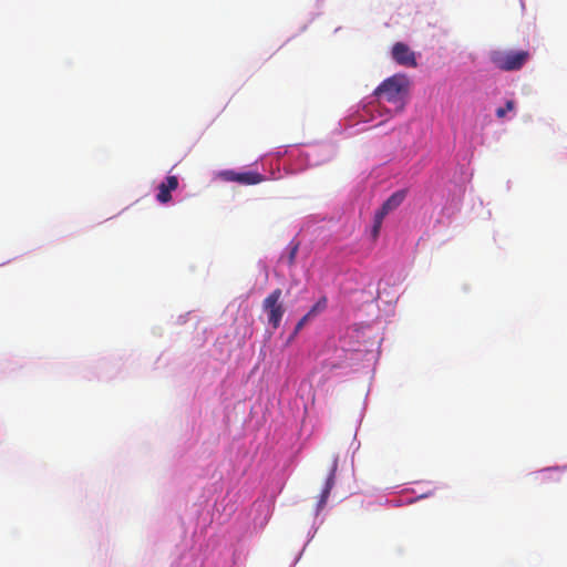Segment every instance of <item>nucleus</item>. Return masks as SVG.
<instances>
[{
	"label": "nucleus",
	"mask_w": 567,
	"mask_h": 567,
	"mask_svg": "<svg viewBox=\"0 0 567 567\" xmlns=\"http://www.w3.org/2000/svg\"><path fill=\"white\" fill-rule=\"evenodd\" d=\"M327 307V298L326 297H321L313 306L312 308L308 311V313L311 316V317H315L318 312L324 310Z\"/></svg>",
	"instance_id": "nucleus-10"
},
{
	"label": "nucleus",
	"mask_w": 567,
	"mask_h": 567,
	"mask_svg": "<svg viewBox=\"0 0 567 567\" xmlns=\"http://www.w3.org/2000/svg\"><path fill=\"white\" fill-rule=\"evenodd\" d=\"M311 318L309 313H306L296 324L293 333L291 336V339L296 337L299 331L305 327V324L308 322V320Z\"/></svg>",
	"instance_id": "nucleus-12"
},
{
	"label": "nucleus",
	"mask_w": 567,
	"mask_h": 567,
	"mask_svg": "<svg viewBox=\"0 0 567 567\" xmlns=\"http://www.w3.org/2000/svg\"><path fill=\"white\" fill-rule=\"evenodd\" d=\"M409 80L403 74H395L385 79L373 92L390 103H395L408 92Z\"/></svg>",
	"instance_id": "nucleus-1"
},
{
	"label": "nucleus",
	"mask_w": 567,
	"mask_h": 567,
	"mask_svg": "<svg viewBox=\"0 0 567 567\" xmlns=\"http://www.w3.org/2000/svg\"><path fill=\"white\" fill-rule=\"evenodd\" d=\"M337 467H338V461L334 460L332 463L330 473L326 480L324 487L319 496L317 512L321 511L324 507V505L329 498L330 492H331L332 487L334 486Z\"/></svg>",
	"instance_id": "nucleus-5"
},
{
	"label": "nucleus",
	"mask_w": 567,
	"mask_h": 567,
	"mask_svg": "<svg viewBox=\"0 0 567 567\" xmlns=\"http://www.w3.org/2000/svg\"><path fill=\"white\" fill-rule=\"evenodd\" d=\"M297 249H298V248H297V246H296V247H293V248H292V250H291V252H290V255H289V261H290V264H292V262H293V260H295V256H296Z\"/></svg>",
	"instance_id": "nucleus-14"
},
{
	"label": "nucleus",
	"mask_w": 567,
	"mask_h": 567,
	"mask_svg": "<svg viewBox=\"0 0 567 567\" xmlns=\"http://www.w3.org/2000/svg\"><path fill=\"white\" fill-rule=\"evenodd\" d=\"M385 216H386V214H383V212L380 209L374 214L373 227H372V236L374 238H377L379 236V233H380V229H381V226H382V223H383V219Z\"/></svg>",
	"instance_id": "nucleus-9"
},
{
	"label": "nucleus",
	"mask_w": 567,
	"mask_h": 567,
	"mask_svg": "<svg viewBox=\"0 0 567 567\" xmlns=\"http://www.w3.org/2000/svg\"><path fill=\"white\" fill-rule=\"evenodd\" d=\"M404 192H396L394 194H392L381 206L380 210L383 212V214H389L390 212L394 210L395 208H398L403 199H404Z\"/></svg>",
	"instance_id": "nucleus-7"
},
{
	"label": "nucleus",
	"mask_w": 567,
	"mask_h": 567,
	"mask_svg": "<svg viewBox=\"0 0 567 567\" xmlns=\"http://www.w3.org/2000/svg\"><path fill=\"white\" fill-rule=\"evenodd\" d=\"M236 182L244 185H256L262 182L264 177L257 172L238 173Z\"/></svg>",
	"instance_id": "nucleus-8"
},
{
	"label": "nucleus",
	"mask_w": 567,
	"mask_h": 567,
	"mask_svg": "<svg viewBox=\"0 0 567 567\" xmlns=\"http://www.w3.org/2000/svg\"><path fill=\"white\" fill-rule=\"evenodd\" d=\"M528 51H494L491 54L493 64L502 71H516L523 68L528 61Z\"/></svg>",
	"instance_id": "nucleus-2"
},
{
	"label": "nucleus",
	"mask_w": 567,
	"mask_h": 567,
	"mask_svg": "<svg viewBox=\"0 0 567 567\" xmlns=\"http://www.w3.org/2000/svg\"><path fill=\"white\" fill-rule=\"evenodd\" d=\"M282 291L277 288L272 290L262 301V310L267 313L268 323L274 330L280 327L285 315V307L281 302Z\"/></svg>",
	"instance_id": "nucleus-3"
},
{
	"label": "nucleus",
	"mask_w": 567,
	"mask_h": 567,
	"mask_svg": "<svg viewBox=\"0 0 567 567\" xmlns=\"http://www.w3.org/2000/svg\"><path fill=\"white\" fill-rule=\"evenodd\" d=\"M392 56L400 65L415 68L417 65L415 54L403 42H398L392 48Z\"/></svg>",
	"instance_id": "nucleus-4"
},
{
	"label": "nucleus",
	"mask_w": 567,
	"mask_h": 567,
	"mask_svg": "<svg viewBox=\"0 0 567 567\" xmlns=\"http://www.w3.org/2000/svg\"><path fill=\"white\" fill-rule=\"evenodd\" d=\"M514 109H515V103H514V101L508 100V101L505 103V106L498 107V109L496 110V116H497L498 118H504V117H505V115H506V113H507V112L513 111Z\"/></svg>",
	"instance_id": "nucleus-11"
},
{
	"label": "nucleus",
	"mask_w": 567,
	"mask_h": 567,
	"mask_svg": "<svg viewBox=\"0 0 567 567\" xmlns=\"http://www.w3.org/2000/svg\"><path fill=\"white\" fill-rule=\"evenodd\" d=\"M178 187V179L176 176H167L165 182L159 184L158 186V193H157V200L159 203H168L172 199L171 192L175 190Z\"/></svg>",
	"instance_id": "nucleus-6"
},
{
	"label": "nucleus",
	"mask_w": 567,
	"mask_h": 567,
	"mask_svg": "<svg viewBox=\"0 0 567 567\" xmlns=\"http://www.w3.org/2000/svg\"><path fill=\"white\" fill-rule=\"evenodd\" d=\"M237 174H238L237 172L228 169V171H223V172L220 173V176H221L225 181H227V182H236V179H237V178H236Z\"/></svg>",
	"instance_id": "nucleus-13"
}]
</instances>
